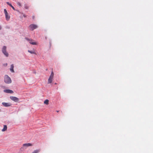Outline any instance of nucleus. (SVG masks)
<instances>
[{"instance_id": "8", "label": "nucleus", "mask_w": 153, "mask_h": 153, "mask_svg": "<svg viewBox=\"0 0 153 153\" xmlns=\"http://www.w3.org/2000/svg\"><path fill=\"white\" fill-rule=\"evenodd\" d=\"M32 146V144L30 143H25L23 145V146L25 148V149H26V148L27 147L31 146Z\"/></svg>"}, {"instance_id": "26", "label": "nucleus", "mask_w": 153, "mask_h": 153, "mask_svg": "<svg viewBox=\"0 0 153 153\" xmlns=\"http://www.w3.org/2000/svg\"><path fill=\"white\" fill-rule=\"evenodd\" d=\"M57 112H59V111H57Z\"/></svg>"}, {"instance_id": "7", "label": "nucleus", "mask_w": 153, "mask_h": 153, "mask_svg": "<svg viewBox=\"0 0 153 153\" xmlns=\"http://www.w3.org/2000/svg\"><path fill=\"white\" fill-rule=\"evenodd\" d=\"M2 105L5 107H8L11 105V104L10 103L3 102L2 103Z\"/></svg>"}, {"instance_id": "17", "label": "nucleus", "mask_w": 153, "mask_h": 153, "mask_svg": "<svg viewBox=\"0 0 153 153\" xmlns=\"http://www.w3.org/2000/svg\"><path fill=\"white\" fill-rule=\"evenodd\" d=\"M25 149V147L23 146L20 148V150L22 151H23Z\"/></svg>"}, {"instance_id": "4", "label": "nucleus", "mask_w": 153, "mask_h": 153, "mask_svg": "<svg viewBox=\"0 0 153 153\" xmlns=\"http://www.w3.org/2000/svg\"><path fill=\"white\" fill-rule=\"evenodd\" d=\"M37 26L34 24H31L29 27V29L31 30H33L37 27Z\"/></svg>"}, {"instance_id": "18", "label": "nucleus", "mask_w": 153, "mask_h": 153, "mask_svg": "<svg viewBox=\"0 0 153 153\" xmlns=\"http://www.w3.org/2000/svg\"><path fill=\"white\" fill-rule=\"evenodd\" d=\"M4 12L5 15H7L8 14L6 10L5 9H4Z\"/></svg>"}, {"instance_id": "10", "label": "nucleus", "mask_w": 153, "mask_h": 153, "mask_svg": "<svg viewBox=\"0 0 153 153\" xmlns=\"http://www.w3.org/2000/svg\"><path fill=\"white\" fill-rule=\"evenodd\" d=\"M14 66L13 64H12L11 65L10 68V71L12 72H14V71L13 70Z\"/></svg>"}, {"instance_id": "9", "label": "nucleus", "mask_w": 153, "mask_h": 153, "mask_svg": "<svg viewBox=\"0 0 153 153\" xmlns=\"http://www.w3.org/2000/svg\"><path fill=\"white\" fill-rule=\"evenodd\" d=\"M4 91L5 93H10V94H13V91H12L11 90H10V89L4 90Z\"/></svg>"}, {"instance_id": "21", "label": "nucleus", "mask_w": 153, "mask_h": 153, "mask_svg": "<svg viewBox=\"0 0 153 153\" xmlns=\"http://www.w3.org/2000/svg\"><path fill=\"white\" fill-rule=\"evenodd\" d=\"M3 65L5 66H7V63H5V64H3Z\"/></svg>"}, {"instance_id": "15", "label": "nucleus", "mask_w": 153, "mask_h": 153, "mask_svg": "<svg viewBox=\"0 0 153 153\" xmlns=\"http://www.w3.org/2000/svg\"><path fill=\"white\" fill-rule=\"evenodd\" d=\"M24 7L26 9H27L29 8V6L27 4H25Z\"/></svg>"}, {"instance_id": "2", "label": "nucleus", "mask_w": 153, "mask_h": 153, "mask_svg": "<svg viewBox=\"0 0 153 153\" xmlns=\"http://www.w3.org/2000/svg\"><path fill=\"white\" fill-rule=\"evenodd\" d=\"M54 73L53 71H52L51 74L48 79V83H51L52 82V81Z\"/></svg>"}, {"instance_id": "24", "label": "nucleus", "mask_w": 153, "mask_h": 153, "mask_svg": "<svg viewBox=\"0 0 153 153\" xmlns=\"http://www.w3.org/2000/svg\"><path fill=\"white\" fill-rule=\"evenodd\" d=\"M34 17H35V16H32V18H33V19H34Z\"/></svg>"}, {"instance_id": "6", "label": "nucleus", "mask_w": 153, "mask_h": 153, "mask_svg": "<svg viewBox=\"0 0 153 153\" xmlns=\"http://www.w3.org/2000/svg\"><path fill=\"white\" fill-rule=\"evenodd\" d=\"M10 99L12 100L15 102H17L19 101V99L16 97L11 96L10 97Z\"/></svg>"}, {"instance_id": "11", "label": "nucleus", "mask_w": 153, "mask_h": 153, "mask_svg": "<svg viewBox=\"0 0 153 153\" xmlns=\"http://www.w3.org/2000/svg\"><path fill=\"white\" fill-rule=\"evenodd\" d=\"M7 126L6 125H4V128H3V129L2 130V131H5L6 130H7Z\"/></svg>"}, {"instance_id": "25", "label": "nucleus", "mask_w": 153, "mask_h": 153, "mask_svg": "<svg viewBox=\"0 0 153 153\" xmlns=\"http://www.w3.org/2000/svg\"><path fill=\"white\" fill-rule=\"evenodd\" d=\"M1 26H0V30H1Z\"/></svg>"}, {"instance_id": "16", "label": "nucleus", "mask_w": 153, "mask_h": 153, "mask_svg": "<svg viewBox=\"0 0 153 153\" xmlns=\"http://www.w3.org/2000/svg\"><path fill=\"white\" fill-rule=\"evenodd\" d=\"M28 52H29L30 53H32V54H35V52L33 51H31L28 50Z\"/></svg>"}, {"instance_id": "22", "label": "nucleus", "mask_w": 153, "mask_h": 153, "mask_svg": "<svg viewBox=\"0 0 153 153\" xmlns=\"http://www.w3.org/2000/svg\"><path fill=\"white\" fill-rule=\"evenodd\" d=\"M7 4L8 5H10V4H10L9 2H7Z\"/></svg>"}, {"instance_id": "20", "label": "nucleus", "mask_w": 153, "mask_h": 153, "mask_svg": "<svg viewBox=\"0 0 153 153\" xmlns=\"http://www.w3.org/2000/svg\"><path fill=\"white\" fill-rule=\"evenodd\" d=\"M10 6L13 10H15L14 7L11 4H10Z\"/></svg>"}, {"instance_id": "23", "label": "nucleus", "mask_w": 153, "mask_h": 153, "mask_svg": "<svg viewBox=\"0 0 153 153\" xmlns=\"http://www.w3.org/2000/svg\"><path fill=\"white\" fill-rule=\"evenodd\" d=\"M23 16L25 17H26V16L25 14H23Z\"/></svg>"}, {"instance_id": "5", "label": "nucleus", "mask_w": 153, "mask_h": 153, "mask_svg": "<svg viewBox=\"0 0 153 153\" xmlns=\"http://www.w3.org/2000/svg\"><path fill=\"white\" fill-rule=\"evenodd\" d=\"M25 39L28 41H29V42L30 44L33 45H36L37 43L36 42H33V40L32 39H30L28 38H26Z\"/></svg>"}, {"instance_id": "13", "label": "nucleus", "mask_w": 153, "mask_h": 153, "mask_svg": "<svg viewBox=\"0 0 153 153\" xmlns=\"http://www.w3.org/2000/svg\"><path fill=\"white\" fill-rule=\"evenodd\" d=\"M44 103L48 105L49 104V100H48L46 99L44 101Z\"/></svg>"}, {"instance_id": "19", "label": "nucleus", "mask_w": 153, "mask_h": 153, "mask_svg": "<svg viewBox=\"0 0 153 153\" xmlns=\"http://www.w3.org/2000/svg\"><path fill=\"white\" fill-rule=\"evenodd\" d=\"M17 4L19 5L20 7L22 6V5L21 4V3L19 2H17Z\"/></svg>"}, {"instance_id": "1", "label": "nucleus", "mask_w": 153, "mask_h": 153, "mask_svg": "<svg viewBox=\"0 0 153 153\" xmlns=\"http://www.w3.org/2000/svg\"><path fill=\"white\" fill-rule=\"evenodd\" d=\"M4 81L7 84L10 83L12 82L10 78L7 75L4 76Z\"/></svg>"}, {"instance_id": "3", "label": "nucleus", "mask_w": 153, "mask_h": 153, "mask_svg": "<svg viewBox=\"0 0 153 153\" xmlns=\"http://www.w3.org/2000/svg\"><path fill=\"white\" fill-rule=\"evenodd\" d=\"M2 52L6 57L8 56V54L6 52V47L5 46H4L3 47L2 49Z\"/></svg>"}, {"instance_id": "14", "label": "nucleus", "mask_w": 153, "mask_h": 153, "mask_svg": "<svg viewBox=\"0 0 153 153\" xmlns=\"http://www.w3.org/2000/svg\"><path fill=\"white\" fill-rule=\"evenodd\" d=\"M40 151V149H36L32 153H38Z\"/></svg>"}, {"instance_id": "12", "label": "nucleus", "mask_w": 153, "mask_h": 153, "mask_svg": "<svg viewBox=\"0 0 153 153\" xmlns=\"http://www.w3.org/2000/svg\"><path fill=\"white\" fill-rule=\"evenodd\" d=\"M5 16L6 20H8L10 19V16L8 15V14L5 15Z\"/></svg>"}]
</instances>
